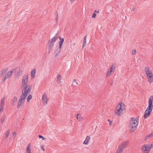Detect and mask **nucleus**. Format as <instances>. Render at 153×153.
Returning <instances> with one entry per match:
<instances>
[{"label":"nucleus","mask_w":153,"mask_h":153,"mask_svg":"<svg viewBox=\"0 0 153 153\" xmlns=\"http://www.w3.org/2000/svg\"><path fill=\"white\" fill-rule=\"evenodd\" d=\"M139 120L138 117L131 118L129 127L131 131L133 132L136 130L139 123Z\"/></svg>","instance_id":"nucleus-1"},{"label":"nucleus","mask_w":153,"mask_h":153,"mask_svg":"<svg viewBox=\"0 0 153 153\" xmlns=\"http://www.w3.org/2000/svg\"><path fill=\"white\" fill-rule=\"evenodd\" d=\"M125 108L124 104L122 102H120L117 105L114 109V113L117 116H120L125 111Z\"/></svg>","instance_id":"nucleus-2"},{"label":"nucleus","mask_w":153,"mask_h":153,"mask_svg":"<svg viewBox=\"0 0 153 153\" xmlns=\"http://www.w3.org/2000/svg\"><path fill=\"white\" fill-rule=\"evenodd\" d=\"M145 72L148 81L150 83L153 82V74L149 68L146 67L144 68Z\"/></svg>","instance_id":"nucleus-3"},{"label":"nucleus","mask_w":153,"mask_h":153,"mask_svg":"<svg viewBox=\"0 0 153 153\" xmlns=\"http://www.w3.org/2000/svg\"><path fill=\"white\" fill-rule=\"evenodd\" d=\"M129 141L126 140L121 143L118 147L115 153H123L125 148L128 145Z\"/></svg>","instance_id":"nucleus-4"},{"label":"nucleus","mask_w":153,"mask_h":153,"mask_svg":"<svg viewBox=\"0 0 153 153\" xmlns=\"http://www.w3.org/2000/svg\"><path fill=\"white\" fill-rule=\"evenodd\" d=\"M129 141L126 140L121 143L118 147L115 153H123L125 148L128 145Z\"/></svg>","instance_id":"nucleus-5"},{"label":"nucleus","mask_w":153,"mask_h":153,"mask_svg":"<svg viewBox=\"0 0 153 153\" xmlns=\"http://www.w3.org/2000/svg\"><path fill=\"white\" fill-rule=\"evenodd\" d=\"M22 95L26 97L27 94L30 93L32 88L31 85L22 86Z\"/></svg>","instance_id":"nucleus-6"},{"label":"nucleus","mask_w":153,"mask_h":153,"mask_svg":"<svg viewBox=\"0 0 153 153\" xmlns=\"http://www.w3.org/2000/svg\"><path fill=\"white\" fill-rule=\"evenodd\" d=\"M57 39L56 36H55L49 40L48 43V48L49 52L51 51L54 42L57 40Z\"/></svg>","instance_id":"nucleus-7"},{"label":"nucleus","mask_w":153,"mask_h":153,"mask_svg":"<svg viewBox=\"0 0 153 153\" xmlns=\"http://www.w3.org/2000/svg\"><path fill=\"white\" fill-rule=\"evenodd\" d=\"M150 146V144L142 145L141 147V149L143 153H149L151 149Z\"/></svg>","instance_id":"nucleus-8"},{"label":"nucleus","mask_w":153,"mask_h":153,"mask_svg":"<svg viewBox=\"0 0 153 153\" xmlns=\"http://www.w3.org/2000/svg\"><path fill=\"white\" fill-rule=\"evenodd\" d=\"M28 75L26 74L23 75L22 77L21 86L27 85L28 82Z\"/></svg>","instance_id":"nucleus-9"},{"label":"nucleus","mask_w":153,"mask_h":153,"mask_svg":"<svg viewBox=\"0 0 153 153\" xmlns=\"http://www.w3.org/2000/svg\"><path fill=\"white\" fill-rule=\"evenodd\" d=\"M42 102L44 105H46L48 103L49 99L48 97V95L46 93L44 92L42 95Z\"/></svg>","instance_id":"nucleus-10"},{"label":"nucleus","mask_w":153,"mask_h":153,"mask_svg":"<svg viewBox=\"0 0 153 153\" xmlns=\"http://www.w3.org/2000/svg\"><path fill=\"white\" fill-rule=\"evenodd\" d=\"M26 98V97L21 95L17 103V107L18 108L21 107L22 104L24 102Z\"/></svg>","instance_id":"nucleus-11"},{"label":"nucleus","mask_w":153,"mask_h":153,"mask_svg":"<svg viewBox=\"0 0 153 153\" xmlns=\"http://www.w3.org/2000/svg\"><path fill=\"white\" fill-rule=\"evenodd\" d=\"M152 109V108L149 106L148 107L144 113V117L145 119L146 118L150 115Z\"/></svg>","instance_id":"nucleus-12"},{"label":"nucleus","mask_w":153,"mask_h":153,"mask_svg":"<svg viewBox=\"0 0 153 153\" xmlns=\"http://www.w3.org/2000/svg\"><path fill=\"white\" fill-rule=\"evenodd\" d=\"M15 71V69H13L9 71L4 76V79H8L12 75V74Z\"/></svg>","instance_id":"nucleus-13"},{"label":"nucleus","mask_w":153,"mask_h":153,"mask_svg":"<svg viewBox=\"0 0 153 153\" xmlns=\"http://www.w3.org/2000/svg\"><path fill=\"white\" fill-rule=\"evenodd\" d=\"M115 68V66L113 65L107 72L106 74V76L108 77L112 75L113 73V71Z\"/></svg>","instance_id":"nucleus-14"},{"label":"nucleus","mask_w":153,"mask_h":153,"mask_svg":"<svg viewBox=\"0 0 153 153\" xmlns=\"http://www.w3.org/2000/svg\"><path fill=\"white\" fill-rule=\"evenodd\" d=\"M4 97H3L1 99L0 108V113H2L3 111V109L4 108Z\"/></svg>","instance_id":"nucleus-15"},{"label":"nucleus","mask_w":153,"mask_h":153,"mask_svg":"<svg viewBox=\"0 0 153 153\" xmlns=\"http://www.w3.org/2000/svg\"><path fill=\"white\" fill-rule=\"evenodd\" d=\"M153 96H151L149 100V106L153 108Z\"/></svg>","instance_id":"nucleus-16"},{"label":"nucleus","mask_w":153,"mask_h":153,"mask_svg":"<svg viewBox=\"0 0 153 153\" xmlns=\"http://www.w3.org/2000/svg\"><path fill=\"white\" fill-rule=\"evenodd\" d=\"M26 153H32L30 143L28 144L26 148Z\"/></svg>","instance_id":"nucleus-17"},{"label":"nucleus","mask_w":153,"mask_h":153,"mask_svg":"<svg viewBox=\"0 0 153 153\" xmlns=\"http://www.w3.org/2000/svg\"><path fill=\"white\" fill-rule=\"evenodd\" d=\"M77 120L79 121H81L83 119V117L79 113L75 115Z\"/></svg>","instance_id":"nucleus-18"},{"label":"nucleus","mask_w":153,"mask_h":153,"mask_svg":"<svg viewBox=\"0 0 153 153\" xmlns=\"http://www.w3.org/2000/svg\"><path fill=\"white\" fill-rule=\"evenodd\" d=\"M8 68H5L0 72V77H2L8 71Z\"/></svg>","instance_id":"nucleus-19"},{"label":"nucleus","mask_w":153,"mask_h":153,"mask_svg":"<svg viewBox=\"0 0 153 153\" xmlns=\"http://www.w3.org/2000/svg\"><path fill=\"white\" fill-rule=\"evenodd\" d=\"M36 70L35 69H33L31 71V77L32 79L34 78L35 76Z\"/></svg>","instance_id":"nucleus-20"},{"label":"nucleus","mask_w":153,"mask_h":153,"mask_svg":"<svg viewBox=\"0 0 153 153\" xmlns=\"http://www.w3.org/2000/svg\"><path fill=\"white\" fill-rule=\"evenodd\" d=\"M90 140V137L89 136H87L85 140L84 141L83 144L85 145L88 144Z\"/></svg>","instance_id":"nucleus-21"},{"label":"nucleus","mask_w":153,"mask_h":153,"mask_svg":"<svg viewBox=\"0 0 153 153\" xmlns=\"http://www.w3.org/2000/svg\"><path fill=\"white\" fill-rule=\"evenodd\" d=\"M59 39L61 40L59 42V48L60 49H61L62 48V44L64 42V39L63 38H61L60 37H59Z\"/></svg>","instance_id":"nucleus-22"},{"label":"nucleus","mask_w":153,"mask_h":153,"mask_svg":"<svg viewBox=\"0 0 153 153\" xmlns=\"http://www.w3.org/2000/svg\"><path fill=\"white\" fill-rule=\"evenodd\" d=\"M62 79V76L61 75L59 74L57 76V82L58 84H60L61 83V80Z\"/></svg>","instance_id":"nucleus-23"},{"label":"nucleus","mask_w":153,"mask_h":153,"mask_svg":"<svg viewBox=\"0 0 153 153\" xmlns=\"http://www.w3.org/2000/svg\"><path fill=\"white\" fill-rule=\"evenodd\" d=\"M60 52V49L59 50H56L54 53L55 57L56 58L57 56L59 54Z\"/></svg>","instance_id":"nucleus-24"},{"label":"nucleus","mask_w":153,"mask_h":153,"mask_svg":"<svg viewBox=\"0 0 153 153\" xmlns=\"http://www.w3.org/2000/svg\"><path fill=\"white\" fill-rule=\"evenodd\" d=\"M86 36H85L84 37V40L83 41V45H82V47L83 48L85 46L86 43Z\"/></svg>","instance_id":"nucleus-25"},{"label":"nucleus","mask_w":153,"mask_h":153,"mask_svg":"<svg viewBox=\"0 0 153 153\" xmlns=\"http://www.w3.org/2000/svg\"><path fill=\"white\" fill-rule=\"evenodd\" d=\"M153 136V132L152 133L149 135H147L146 137H145L144 138V139L146 140L147 139Z\"/></svg>","instance_id":"nucleus-26"},{"label":"nucleus","mask_w":153,"mask_h":153,"mask_svg":"<svg viewBox=\"0 0 153 153\" xmlns=\"http://www.w3.org/2000/svg\"><path fill=\"white\" fill-rule=\"evenodd\" d=\"M10 132V131L9 130H7L5 132V135L7 137L9 136V134Z\"/></svg>","instance_id":"nucleus-27"},{"label":"nucleus","mask_w":153,"mask_h":153,"mask_svg":"<svg viewBox=\"0 0 153 153\" xmlns=\"http://www.w3.org/2000/svg\"><path fill=\"white\" fill-rule=\"evenodd\" d=\"M32 97V96L30 94L29 95L28 97L27 98V101L29 102V100L30 99H31Z\"/></svg>","instance_id":"nucleus-28"},{"label":"nucleus","mask_w":153,"mask_h":153,"mask_svg":"<svg viewBox=\"0 0 153 153\" xmlns=\"http://www.w3.org/2000/svg\"><path fill=\"white\" fill-rule=\"evenodd\" d=\"M17 100V98L16 97H14L13 100V102H16Z\"/></svg>","instance_id":"nucleus-29"},{"label":"nucleus","mask_w":153,"mask_h":153,"mask_svg":"<svg viewBox=\"0 0 153 153\" xmlns=\"http://www.w3.org/2000/svg\"><path fill=\"white\" fill-rule=\"evenodd\" d=\"M96 14L95 13H94L92 16V17L93 18H95L96 17Z\"/></svg>","instance_id":"nucleus-30"},{"label":"nucleus","mask_w":153,"mask_h":153,"mask_svg":"<svg viewBox=\"0 0 153 153\" xmlns=\"http://www.w3.org/2000/svg\"><path fill=\"white\" fill-rule=\"evenodd\" d=\"M39 138H41L42 139V140H44L45 139V137H43L42 136V135H39Z\"/></svg>","instance_id":"nucleus-31"},{"label":"nucleus","mask_w":153,"mask_h":153,"mask_svg":"<svg viewBox=\"0 0 153 153\" xmlns=\"http://www.w3.org/2000/svg\"><path fill=\"white\" fill-rule=\"evenodd\" d=\"M12 135L14 137H15L17 135L16 132L15 131H13Z\"/></svg>","instance_id":"nucleus-32"},{"label":"nucleus","mask_w":153,"mask_h":153,"mask_svg":"<svg viewBox=\"0 0 153 153\" xmlns=\"http://www.w3.org/2000/svg\"><path fill=\"white\" fill-rule=\"evenodd\" d=\"M132 10L134 12H136L137 10L136 7L134 6L132 7Z\"/></svg>","instance_id":"nucleus-33"},{"label":"nucleus","mask_w":153,"mask_h":153,"mask_svg":"<svg viewBox=\"0 0 153 153\" xmlns=\"http://www.w3.org/2000/svg\"><path fill=\"white\" fill-rule=\"evenodd\" d=\"M44 147H45V146L44 145H42L41 146V149H42L43 151H45V150L44 149Z\"/></svg>","instance_id":"nucleus-34"},{"label":"nucleus","mask_w":153,"mask_h":153,"mask_svg":"<svg viewBox=\"0 0 153 153\" xmlns=\"http://www.w3.org/2000/svg\"><path fill=\"white\" fill-rule=\"evenodd\" d=\"M136 52V50H134L132 51V55H134L135 54Z\"/></svg>","instance_id":"nucleus-35"},{"label":"nucleus","mask_w":153,"mask_h":153,"mask_svg":"<svg viewBox=\"0 0 153 153\" xmlns=\"http://www.w3.org/2000/svg\"><path fill=\"white\" fill-rule=\"evenodd\" d=\"M4 118L2 119L1 120V123H3L4 122Z\"/></svg>","instance_id":"nucleus-36"},{"label":"nucleus","mask_w":153,"mask_h":153,"mask_svg":"<svg viewBox=\"0 0 153 153\" xmlns=\"http://www.w3.org/2000/svg\"><path fill=\"white\" fill-rule=\"evenodd\" d=\"M150 145H151V148H153V143H150Z\"/></svg>","instance_id":"nucleus-37"},{"label":"nucleus","mask_w":153,"mask_h":153,"mask_svg":"<svg viewBox=\"0 0 153 153\" xmlns=\"http://www.w3.org/2000/svg\"><path fill=\"white\" fill-rule=\"evenodd\" d=\"M22 71H19L17 72V74H22Z\"/></svg>","instance_id":"nucleus-38"},{"label":"nucleus","mask_w":153,"mask_h":153,"mask_svg":"<svg viewBox=\"0 0 153 153\" xmlns=\"http://www.w3.org/2000/svg\"><path fill=\"white\" fill-rule=\"evenodd\" d=\"M108 121L109 122V124H110V125H111V123H112L111 121L110 120H108Z\"/></svg>","instance_id":"nucleus-39"},{"label":"nucleus","mask_w":153,"mask_h":153,"mask_svg":"<svg viewBox=\"0 0 153 153\" xmlns=\"http://www.w3.org/2000/svg\"><path fill=\"white\" fill-rule=\"evenodd\" d=\"M94 13H99V11H97L96 10H95V11H94Z\"/></svg>","instance_id":"nucleus-40"},{"label":"nucleus","mask_w":153,"mask_h":153,"mask_svg":"<svg viewBox=\"0 0 153 153\" xmlns=\"http://www.w3.org/2000/svg\"><path fill=\"white\" fill-rule=\"evenodd\" d=\"M71 2H72V3H73V2H74L75 0H70Z\"/></svg>","instance_id":"nucleus-41"},{"label":"nucleus","mask_w":153,"mask_h":153,"mask_svg":"<svg viewBox=\"0 0 153 153\" xmlns=\"http://www.w3.org/2000/svg\"><path fill=\"white\" fill-rule=\"evenodd\" d=\"M76 82V80L75 79H74L73 80V82Z\"/></svg>","instance_id":"nucleus-42"}]
</instances>
